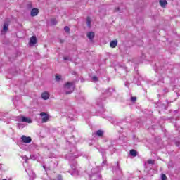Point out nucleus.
I'll return each mask as SVG.
<instances>
[{"label":"nucleus","mask_w":180,"mask_h":180,"mask_svg":"<svg viewBox=\"0 0 180 180\" xmlns=\"http://www.w3.org/2000/svg\"><path fill=\"white\" fill-rule=\"evenodd\" d=\"M92 80L94 81V82H96V81H98V77L96 76H94L92 77Z\"/></svg>","instance_id":"obj_24"},{"label":"nucleus","mask_w":180,"mask_h":180,"mask_svg":"<svg viewBox=\"0 0 180 180\" xmlns=\"http://www.w3.org/2000/svg\"><path fill=\"white\" fill-rule=\"evenodd\" d=\"M21 140L22 143H32V138H30V136H26L25 135H22L21 136Z\"/></svg>","instance_id":"obj_4"},{"label":"nucleus","mask_w":180,"mask_h":180,"mask_svg":"<svg viewBox=\"0 0 180 180\" xmlns=\"http://www.w3.org/2000/svg\"><path fill=\"white\" fill-rule=\"evenodd\" d=\"M20 122H24L25 123H32V120L25 117H21L20 118Z\"/></svg>","instance_id":"obj_9"},{"label":"nucleus","mask_w":180,"mask_h":180,"mask_svg":"<svg viewBox=\"0 0 180 180\" xmlns=\"http://www.w3.org/2000/svg\"><path fill=\"white\" fill-rule=\"evenodd\" d=\"M72 169H73L74 174H76L77 175H79L81 173V170L79 169V167L77 165H72Z\"/></svg>","instance_id":"obj_5"},{"label":"nucleus","mask_w":180,"mask_h":180,"mask_svg":"<svg viewBox=\"0 0 180 180\" xmlns=\"http://www.w3.org/2000/svg\"><path fill=\"white\" fill-rule=\"evenodd\" d=\"M94 134H96V136H98V137H102V136H103V131L98 130Z\"/></svg>","instance_id":"obj_13"},{"label":"nucleus","mask_w":180,"mask_h":180,"mask_svg":"<svg viewBox=\"0 0 180 180\" xmlns=\"http://www.w3.org/2000/svg\"><path fill=\"white\" fill-rule=\"evenodd\" d=\"M87 37L88 39H89L90 40H92V39H94V37H95V33L91 32H88L87 33Z\"/></svg>","instance_id":"obj_12"},{"label":"nucleus","mask_w":180,"mask_h":180,"mask_svg":"<svg viewBox=\"0 0 180 180\" xmlns=\"http://www.w3.org/2000/svg\"><path fill=\"white\" fill-rule=\"evenodd\" d=\"M39 116L42 117V123H47L49 122V116L46 112H42L39 114Z\"/></svg>","instance_id":"obj_3"},{"label":"nucleus","mask_w":180,"mask_h":180,"mask_svg":"<svg viewBox=\"0 0 180 180\" xmlns=\"http://www.w3.org/2000/svg\"><path fill=\"white\" fill-rule=\"evenodd\" d=\"M55 79H56V81L59 82V81H61V75H60L58 74L56 75Z\"/></svg>","instance_id":"obj_17"},{"label":"nucleus","mask_w":180,"mask_h":180,"mask_svg":"<svg viewBox=\"0 0 180 180\" xmlns=\"http://www.w3.org/2000/svg\"><path fill=\"white\" fill-rule=\"evenodd\" d=\"M60 43H64V40L60 39Z\"/></svg>","instance_id":"obj_28"},{"label":"nucleus","mask_w":180,"mask_h":180,"mask_svg":"<svg viewBox=\"0 0 180 180\" xmlns=\"http://www.w3.org/2000/svg\"><path fill=\"white\" fill-rule=\"evenodd\" d=\"M3 180H6V179H4Z\"/></svg>","instance_id":"obj_32"},{"label":"nucleus","mask_w":180,"mask_h":180,"mask_svg":"<svg viewBox=\"0 0 180 180\" xmlns=\"http://www.w3.org/2000/svg\"><path fill=\"white\" fill-rule=\"evenodd\" d=\"M91 23H92V20L91 19V18L88 17L86 18V25L89 27H91Z\"/></svg>","instance_id":"obj_14"},{"label":"nucleus","mask_w":180,"mask_h":180,"mask_svg":"<svg viewBox=\"0 0 180 180\" xmlns=\"http://www.w3.org/2000/svg\"><path fill=\"white\" fill-rule=\"evenodd\" d=\"M161 178H162V180H167V176L164 174H162Z\"/></svg>","instance_id":"obj_22"},{"label":"nucleus","mask_w":180,"mask_h":180,"mask_svg":"<svg viewBox=\"0 0 180 180\" xmlns=\"http://www.w3.org/2000/svg\"><path fill=\"white\" fill-rule=\"evenodd\" d=\"M8 25L7 23H4L3 27V32H8Z\"/></svg>","instance_id":"obj_16"},{"label":"nucleus","mask_w":180,"mask_h":180,"mask_svg":"<svg viewBox=\"0 0 180 180\" xmlns=\"http://www.w3.org/2000/svg\"><path fill=\"white\" fill-rule=\"evenodd\" d=\"M91 172L93 174L91 176V178H96V179H101L102 178L101 174H98V172H99V169H96V168L92 169Z\"/></svg>","instance_id":"obj_2"},{"label":"nucleus","mask_w":180,"mask_h":180,"mask_svg":"<svg viewBox=\"0 0 180 180\" xmlns=\"http://www.w3.org/2000/svg\"><path fill=\"white\" fill-rule=\"evenodd\" d=\"M37 43V39L35 36L31 37L30 39V46H34Z\"/></svg>","instance_id":"obj_6"},{"label":"nucleus","mask_w":180,"mask_h":180,"mask_svg":"<svg viewBox=\"0 0 180 180\" xmlns=\"http://www.w3.org/2000/svg\"><path fill=\"white\" fill-rule=\"evenodd\" d=\"M106 162V160H104L103 162V164H105Z\"/></svg>","instance_id":"obj_30"},{"label":"nucleus","mask_w":180,"mask_h":180,"mask_svg":"<svg viewBox=\"0 0 180 180\" xmlns=\"http://www.w3.org/2000/svg\"><path fill=\"white\" fill-rule=\"evenodd\" d=\"M30 15L32 17L37 16L39 15V9L37 8H32Z\"/></svg>","instance_id":"obj_8"},{"label":"nucleus","mask_w":180,"mask_h":180,"mask_svg":"<svg viewBox=\"0 0 180 180\" xmlns=\"http://www.w3.org/2000/svg\"><path fill=\"white\" fill-rule=\"evenodd\" d=\"M159 4L162 8H165V6L168 5V2H167V0H160Z\"/></svg>","instance_id":"obj_10"},{"label":"nucleus","mask_w":180,"mask_h":180,"mask_svg":"<svg viewBox=\"0 0 180 180\" xmlns=\"http://www.w3.org/2000/svg\"><path fill=\"white\" fill-rule=\"evenodd\" d=\"M18 127L19 129H23L25 127V126H23V124L19 123V124H18Z\"/></svg>","instance_id":"obj_21"},{"label":"nucleus","mask_w":180,"mask_h":180,"mask_svg":"<svg viewBox=\"0 0 180 180\" xmlns=\"http://www.w3.org/2000/svg\"><path fill=\"white\" fill-rule=\"evenodd\" d=\"M63 60H65V61H68L71 60V58L69 56H65L63 58Z\"/></svg>","instance_id":"obj_23"},{"label":"nucleus","mask_w":180,"mask_h":180,"mask_svg":"<svg viewBox=\"0 0 180 180\" xmlns=\"http://www.w3.org/2000/svg\"><path fill=\"white\" fill-rule=\"evenodd\" d=\"M41 96L42 99H44V101H47V99L50 98V94H49V92L47 91H44V93L41 94Z\"/></svg>","instance_id":"obj_7"},{"label":"nucleus","mask_w":180,"mask_h":180,"mask_svg":"<svg viewBox=\"0 0 180 180\" xmlns=\"http://www.w3.org/2000/svg\"><path fill=\"white\" fill-rule=\"evenodd\" d=\"M148 164H154V160H148Z\"/></svg>","instance_id":"obj_26"},{"label":"nucleus","mask_w":180,"mask_h":180,"mask_svg":"<svg viewBox=\"0 0 180 180\" xmlns=\"http://www.w3.org/2000/svg\"><path fill=\"white\" fill-rule=\"evenodd\" d=\"M27 7L28 9H32L33 8V6L32 5L31 3H29L27 5Z\"/></svg>","instance_id":"obj_20"},{"label":"nucleus","mask_w":180,"mask_h":180,"mask_svg":"<svg viewBox=\"0 0 180 180\" xmlns=\"http://www.w3.org/2000/svg\"><path fill=\"white\" fill-rule=\"evenodd\" d=\"M51 24L53 25H57V20H56V18L51 19Z\"/></svg>","instance_id":"obj_18"},{"label":"nucleus","mask_w":180,"mask_h":180,"mask_svg":"<svg viewBox=\"0 0 180 180\" xmlns=\"http://www.w3.org/2000/svg\"><path fill=\"white\" fill-rule=\"evenodd\" d=\"M130 154L131 155H132V157H136L137 155V151H136L135 150H131Z\"/></svg>","instance_id":"obj_15"},{"label":"nucleus","mask_w":180,"mask_h":180,"mask_svg":"<svg viewBox=\"0 0 180 180\" xmlns=\"http://www.w3.org/2000/svg\"><path fill=\"white\" fill-rule=\"evenodd\" d=\"M117 46V40H113L110 43V46L111 49H115Z\"/></svg>","instance_id":"obj_11"},{"label":"nucleus","mask_w":180,"mask_h":180,"mask_svg":"<svg viewBox=\"0 0 180 180\" xmlns=\"http://www.w3.org/2000/svg\"><path fill=\"white\" fill-rule=\"evenodd\" d=\"M64 30L66 32V33H70V27L68 26H65L64 27Z\"/></svg>","instance_id":"obj_19"},{"label":"nucleus","mask_w":180,"mask_h":180,"mask_svg":"<svg viewBox=\"0 0 180 180\" xmlns=\"http://www.w3.org/2000/svg\"><path fill=\"white\" fill-rule=\"evenodd\" d=\"M33 176H35V174H33Z\"/></svg>","instance_id":"obj_31"},{"label":"nucleus","mask_w":180,"mask_h":180,"mask_svg":"<svg viewBox=\"0 0 180 180\" xmlns=\"http://www.w3.org/2000/svg\"><path fill=\"white\" fill-rule=\"evenodd\" d=\"M24 160H25V162H27V157H24Z\"/></svg>","instance_id":"obj_27"},{"label":"nucleus","mask_w":180,"mask_h":180,"mask_svg":"<svg viewBox=\"0 0 180 180\" xmlns=\"http://www.w3.org/2000/svg\"><path fill=\"white\" fill-rule=\"evenodd\" d=\"M176 146H179V142L176 143Z\"/></svg>","instance_id":"obj_29"},{"label":"nucleus","mask_w":180,"mask_h":180,"mask_svg":"<svg viewBox=\"0 0 180 180\" xmlns=\"http://www.w3.org/2000/svg\"><path fill=\"white\" fill-rule=\"evenodd\" d=\"M64 89L66 95H70V94L74 92V89H75V84L74 82H67L64 85Z\"/></svg>","instance_id":"obj_1"},{"label":"nucleus","mask_w":180,"mask_h":180,"mask_svg":"<svg viewBox=\"0 0 180 180\" xmlns=\"http://www.w3.org/2000/svg\"><path fill=\"white\" fill-rule=\"evenodd\" d=\"M136 100H137V98L136 97H131V102H136Z\"/></svg>","instance_id":"obj_25"}]
</instances>
